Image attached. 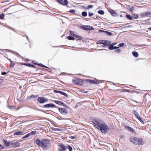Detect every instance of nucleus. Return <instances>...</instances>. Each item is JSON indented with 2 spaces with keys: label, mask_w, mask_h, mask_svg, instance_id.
Returning <instances> with one entry per match:
<instances>
[{
  "label": "nucleus",
  "mask_w": 151,
  "mask_h": 151,
  "mask_svg": "<svg viewBox=\"0 0 151 151\" xmlns=\"http://www.w3.org/2000/svg\"><path fill=\"white\" fill-rule=\"evenodd\" d=\"M35 142L38 146L41 147L43 149H47L49 148L50 142L47 139H44L41 140L37 138Z\"/></svg>",
  "instance_id": "1"
},
{
  "label": "nucleus",
  "mask_w": 151,
  "mask_h": 151,
  "mask_svg": "<svg viewBox=\"0 0 151 151\" xmlns=\"http://www.w3.org/2000/svg\"><path fill=\"white\" fill-rule=\"evenodd\" d=\"M129 140L132 143L136 145H141L143 142V140L141 138L133 136L130 137Z\"/></svg>",
  "instance_id": "2"
},
{
  "label": "nucleus",
  "mask_w": 151,
  "mask_h": 151,
  "mask_svg": "<svg viewBox=\"0 0 151 151\" xmlns=\"http://www.w3.org/2000/svg\"><path fill=\"white\" fill-rule=\"evenodd\" d=\"M95 127L100 129L101 132L104 133H106L109 129L108 126L105 124H101L99 126L95 125Z\"/></svg>",
  "instance_id": "3"
},
{
  "label": "nucleus",
  "mask_w": 151,
  "mask_h": 151,
  "mask_svg": "<svg viewBox=\"0 0 151 151\" xmlns=\"http://www.w3.org/2000/svg\"><path fill=\"white\" fill-rule=\"evenodd\" d=\"M111 42L110 41H108L105 40H100L97 42L96 43L97 44H103L105 46H106L108 45V44H110Z\"/></svg>",
  "instance_id": "4"
},
{
  "label": "nucleus",
  "mask_w": 151,
  "mask_h": 151,
  "mask_svg": "<svg viewBox=\"0 0 151 151\" xmlns=\"http://www.w3.org/2000/svg\"><path fill=\"white\" fill-rule=\"evenodd\" d=\"M140 16L141 17H151V12H148L142 13L140 14Z\"/></svg>",
  "instance_id": "5"
},
{
  "label": "nucleus",
  "mask_w": 151,
  "mask_h": 151,
  "mask_svg": "<svg viewBox=\"0 0 151 151\" xmlns=\"http://www.w3.org/2000/svg\"><path fill=\"white\" fill-rule=\"evenodd\" d=\"M37 100L40 103L42 104L47 101V99L45 97H39L38 99Z\"/></svg>",
  "instance_id": "6"
},
{
  "label": "nucleus",
  "mask_w": 151,
  "mask_h": 151,
  "mask_svg": "<svg viewBox=\"0 0 151 151\" xmlns=\"http://www.w3.org/2000/svg\"><path fill=\"white\" fill-rule=\"evenodd\" d=\"M59 111L62 114L66 115L68 113V110L65 108H59L58 109Z\"/></svg>",
  "instance_id": "7"
},
{
  "label": "nucleus",
  "mask_w": 151,
  "mask_h": 151,
  "mask_svg": "<svg viewBox=\"0 0 151 151\" xmlns=\"http://www.w3.org/2000/svg\"><path fill=\"white\" fill-rule=\"evenodd\" d=\"M58 149L60 151H65L66 150V147L63 145H58Z\"/></svg>",
  "instance_id": "8"
},
{
  "label": "nucleus",
  "mask_w": 151,
  "mask_h": 151,
  "mask_svg": "<svg viewBox=\"0 0 151 151\" xmlns=\"http://www.w3.org/2000/svg\"><path fill=\"white\" fill-rule=\"evenodd\" d=\"M20 145V143L17 141H11V146L13 147H19Z\"/></svg>",
  "instance_id": "9"
},
{
  "label": "nucleus",
  "mask_w": 151,
  "mask_h": 151,
  "mask_svg": "<svg viewBox=\"0 0 151 151\" xmlns=\"http://www.w3.org/2000/svg\"><path fill=\"white\" fill-rule=\"evenodd\" d=\"M57 1L60 4L64 6H66L68 3L67 0H57Z\"/></svg>",
  "instance_id": "10"
},
{
  "label": "nucleus",
  "mask_w": 151,
  "mask_h": 151,
  "mask_svg": "<svg viewBox=\"0 0 151 151\" xmlns=\"http://www.w3.org/2000/svg\"><path fill=\"white\" fill-rule=\"evenodd\" d=\"M124 127L126 130L131 132L133 133L134 132V130L133 129L127 125H125L124 126Z\"/></svg>",
  "instance_id": "11"
},
{
  "label": "nucleus",
  "mask_w": 151,
  "mask_h": 151,
  "mask_svg": "<svg viewBox=\"0 0 151 151\" xmlns=\"http://www.w3.org/2000/svg\"><path fill=\"white\" fill-rule=\"evenodd\" d=\"M44 108H48L50 107H56L55 105L52 104H45L43 106Z\"/></svg>",
  "instance_id": "12"
},
{
  "label": "nucleus",
  "mask_w": 151,
  "mask_h": 151,
  "mask_svg": "<svg viewBox=\"0 0 151 151\" xmlns=\"http://www.w3.org/2000/svg\"><path fill=\"white\" fill-rule=\"evenodd\" d=\"M3 142L6 147H9L11 146V142H8L6 140L4 139L3 140Z\"/></svg>",
  "instance_id": "13"
},
{
  "label": "nucleus",
  "mask_w": 151,
  "mask_h": 151,
  "mask_svg": "<svg viewBox=\"0 0 151 151\" xmlns=\"http://www.w3.org/2000/svg\"><path fill=\"white\" fill-rule=\"evenodd\" d=\"M102 121L100 119H96L95 120V125L97 126L101 125V124Z\"/></svg>",
  "instance_id": "14"
},
{
  "label": "nucleus",
  "mask_w": 151,
  "mask_h": 151,
  "mask_svg": "<svg viewBox=\"0 0 151 151\" xmlns=\"http://www.w3.org/2000/svg\"><path fill=\"white\" fill-rule=\"evenodd\" d=\"M81 81L79 78H77L73 80V82L75 84L79 85V81Z\"/></svg>",
  "instance_id": "15"
},
{
  "label": "nucleus",
  "mask_w": 151,
  "mask_h": 151,
  "mask_svg": "<svg viewBox=\"0 0 151 151\" xmlns=\"http://www.w3.org/2000/svg\"><path fill=\"white\" fill-rule=\"evenodd\" d=\"M55 102L58 105L66 107V105L61 101H55Z\"/></svg>",
  "instance_id": "16"
},
{
  "label": "nucleus",
  "mask_w": 151,
  "mask_h": 151,
  "mask_svg": "<svg viewBox=\"0 0 151 151\" xmlns=\"http://www.w3.org/2000/svg\"><path fill=\"white\" fill-rule=\"evenodd\" d=\"M24 132L22 131H20L17 132H15L14 134V135H22L24 134Z\"/></svg>",
  "instance_id": "17"
},
{
  "label": "nucleus",
  "mask_w": 151,
  "mask_h": 151,
  "mask_svg": "<svg viewBox=\"0 0 151 151\" xmlns=\"http://www.w3.org/2000/svg\"><path fill=\"white\" fill-rule=\"evenodd\" d=\"M118 48H119V47H117L116 46H114L113 45L110 46L109 47V49L110 50H113Z\"/></svg>",
  "instance_id": "18"
},
{
  "label": "nucleus",
  "mask_w": 151,
  "mask_h": 151,
  "mask_svg": "<svg viewBox=\"0 0 151 151\" xmlns=\"http://www.w3.org/2000/svg\"><path fill=\"white\" fill-rule=\"evenodd\" d=\"M133 113L134 114V115L136 118H137L139 117L140 116L138 113L136 111H134Z\"/></svg>",
  "instance_id": "19"
},
{
  "label": "nucleus",
  "mask_w": 151,
  "mask_h": 151,
  "mask_svg": "<svg viewBox=\"0 0 151 151\" xmlns=\"http://www.w3.org/2000/svg\"><path fill=\"white\" fill-rule=\"evenodd\" d=\"M85 81L89 83H94V81L93 80L86 79L85 80Z\"/></svg>",
  "instance_id": "20"
},
{
  "label": "nucleus",
  "mask_w": 151,
  "mask_h": 151,
  "mask_svg": "<svg viewBox=\"0 0 151 151\" xmlns=\"http://www.w3.org/2000/svg\"><path fill=\"white\" fill-rule=\"evenodd\" d=\"M81 28L83 30H88V25H83L81 27Z\"/></svg>",
  "instance_id": "21"
},
{
  "label": "nucleus",
  "mask_w": 151,
  "mask_h": 151,
  "mask_svg": "<svg viewBox=\"0 0 151 151\" xmlns=\"http://www.w3.org/2000/svg\"><path fill=\"white\" fill-rule=\"evenodd\" d=\"M37 96H36L35 95L32 94V95H31L30 96H28L27 98V99H31V98H37Z\"/></svg>",
  "instance_id": "22"
},
{
  "label": "nucleus",
  "mask_w": 151,
  "mask_h": 151,
  "mask_svg": "<svg viewBox=\"0 0 151 151\" xmlns=\"http://www.w3.org/2000/svg\"><path fill=\"white\" fill-rule=\"evenodd\" d=\"M51 129L53 131H62V129H59V128H56L54 127H52L51 128Z\"/></svg>",
  "instance_id": "23"
},
{
  "label": "nucleus",
  "mask_w": 151,
  "mask_h": 151,
  "mask_svg": "<svg viewBox=\"0 0 151 151\" xmlns=\"http://www.w3.org/2000/svg\"><path fill=\"white\" fill-rule=\"evenodd\" d=\"M132 54L136 58H137L138 56V53L137 52H132Z\"/></svg>",
  "instance_id": "24"
},
{
  "label": "nucleus",
  "mask_w": 151,
  "mask_h": 151,
  "mask_svg": "<svg viewBox=\"0 0 151 151\" xmlns=\"http://www.w3.org/2000/svg\"><path fill=\"white\" fill-rule=\"evenodd\" d=\"M126 17L129 20H131L133 19V18L130 15H126Z\"/></svg>",
  "instance_id": "25"
},
{
  "label": "nucleus",
  "mask_w": 151,
  "mask_h": 151,
  "mask_svg": "<svg viewBox=\"0 0 151 151\" xmlns=\"http://www.w3.org/2000/svg\"><path fill=\"white\" fill-rule=\"evenodd\" d=\"M60 94L66 97H68V95L67 94L63 92L60 91Z\"/></svg>",
  "instance_id": "26"
},
{
  "label": "nucleus",
  "mask_w": 151,
  "mask_h": 151,
  "mask_svg": "<svg viewBox=\"0 0 151 151\" xmlns=\"http://www.w3.org/2000/svg\"><path fill=\"white\" fill-rule=\"evenodd\" d=\"M110 12V13L113 16H114L115 14L116 13L113 10H111V11H109Z\"/></svg>",
  "instance_id": "27"
},
{
  "label": "nucleus",
  "mask_w": 151,
  "mask_h": 151,
  "mask_svg": "<svg viewBox=\"0 0 151 151\" xmlns=\"http://www.w3.org/2000/svg\"><path fill=\"white\" fill-rule=\"evenodd\" d=\"M66 149H68L69 150V151H72V147L69 145H68L66 148Z\"/></svg>",
  "instance_id": "28"
},
{
  "label": "nucleus",
  "mask_w": 151,
  "mask_h": 151,
  "mask_svg": "<svg viewBox=\"0 0 151 151\" xmlns=\"http://www.w3.org/2000/svg\"><path fill=\"white\" fill-rule=\"evenodd\" d=\"M132 17H133V18H134L136 19L138 18L139 17L138 15L136 14H132Z\"/></svg>",
  "instance_id": "29"
},
{
  "label": "nucleus",
  "mask_w": 151,
  "mask_h": 151,
  "mask_svg": "<svg viewBox=\"0 0 151 151\" xmlns=\"http://www.w3.org/2000/svg\"><path fill=\"white\" fill-rule=\"evenodd\" d=\"M137 118L143 124H144V122L142 120V119L141 118V117H140V116L138 118Z\"/></svg>",
  "instance_id": "30"
},
{
  "label": "nucleus",
  "mask_w": 151,
  "mask_h": 151,
  "mask_svg": "<svg viewBox=\"0 0 151 151\" xmlns=\"http://www.w3.org/2000/svg\"><path fill=\"white\" fill-rule=\"evenodd\" d=\"M68 40H74L75 39L73 37L71 36H68Z\"/></svg>",
  "instance_id": "31"
},
{
  "label": "nucleus",
  "mask_w": 151,
  "mask_h": 151,
  "mask_svg": "<svg viewBox=\"0 0 151 151\" xmlns=\"http://www.w3.org/2000/svg\"><path fill=\"white\" fill-rule=\"evenodd\" d=\"M98 13L99 14L103 15L104 14V12L102 10H99L98 11Z\"/></svg>",
  "instance_id": "32"
},
{
  "label": "nucleus",
  "mask_w": 151,
  "mask_h": 151,
  "mask_svg": "<svg viewBox=\"0 0 151 151\" xmlns=\"http://www.w3.org/2000/svg\"><path fill=\"white\" fill-rule=\"evenodd\" d=\"M82 15L84 17H86L87 16V13L86 12H83L82 13Z\"/></svg>",
  "instance_id": "33"
},
{
  "label": "nucleus",
  "mask_w": 151,
  "mask_h": 151,
  "mask_svg": "<svg viewBox=\"0 0 151 151\" xmlns=\"http://www.w3.org/2000/svg\"><path fill=\"white\" fill-rule=\"evenodd\" d=\"M30 134L29 133L27 134H26V135H25L23 137V139H24L26 138H27L29 137L30 136Z\"/></svg>",
  "instance_id": "34"
},
{
  "label": "nucleus",
  "mask_w": 151,
  "mask_h": 151,
  "mask_svg": "<svg viewBox=\"0 0 151 151\" xmlns=\"http://www.w3.org/2000/svg\"><path fill=\"white\" fill-rule=\"evenodd\" d=\"M88 30H91L93 29L94 28L93 27L88 25Z\"/></svg>",
  "instance_id": "35"
},
{
  "label": "nucleus",
  "mask_w": 151,
  "mask_h": 151,
  "mask_svg": "<svg viewBox=\"0 0 151 151\" xmlns=\"http://www.w3.org/2000/svg\"><path fill=\"white\" fill-rule=\"evenodd\" d=\"M105 33H106L108 35H110V36L112 34V33L111 32H109L106 31H105Z\"/></svg>",
  "instance_id": "36"
},
{
  "label": "nucleus",
  "mask_w": 151,
  "mask_h": 151,
  "mask_svg": "<svg viewBox=\"0 0 151 151\" xmlns=\"http://www.w3.org/2000/svg\"><path fill=\"white\" fill-rule=\"evenodd\" d=\"M36 133V131H34L31 132L29 133L30 135L31 134H35Z\"/></svg>",
  "instance_id": "37"
},
{
  "label": "nucleus",
  "mask_w": 151,
  "mask_h": 151,
  "mask_svg": "<svg viewBox=\"0 0 151 151\" xmlns=\"http://www.w3.org/2000/svg\"><path fill=\"white\" fill-rule=\"evenodd\" d=\"M4 15L2 13L0 15V19H2L4 18Z\"/></svg>",
  "instance_id": "38"
},
{
  "label": "nucleus",
  "mask_w": 151,
  "mask_h": 151,
  "mask_svg": "<svg viewBox=\"0 0 151 151\" xmlns=\"http://www.w3.org/2000/svg\"><path fill=\"white\" fill-rule=\"evenodd\" d=\"M38 65H39V66H42V67H45V68H48L47 66L44 65H43L41 63L39 64H38Z\"/></svg>",
  "instance_id": "39"
},
{
  "label": "nucleus",
  "mask_w": 151,
  "mask_h": 151,
  "mask_svg": "<svg viewBox=\"0 0 151 151\" xmlns=\"http://www.w3.org/2000/svg\"><path fill=\"white\" fill-rule=\"evenodd\" d=\"M70 33L71 35H72L73 36H75V35L74 34V32L73 31H70Z\"/></svg>",
  "instance_id": "40"
},
{
  "label": "nucleus",
  "mask_w": 151,
  "mask_h": 151,
  "mask_svg": "<svg viewBox=\"0 0 151 151\" xmlns=\"http://www.w3.org/2000/svg\"><path fill=\"white\" fill-rule=\"evenodd\" d=\"M76 38H79V39H81L82 38V37L80 36H78V35H75V36H74Z\"/></svg>",
  "instance_id": "41"
},
{
  "label": "nucleus",
  "mask_w": 151,
  "mask_h": 151,
  "mask_svg": "<svg viewBox=\"0 0 151 151\" xmlns=\"http://www.w3.org/2000/svg\"><path fill=\"white\" fill-rule=\"evenodd\" d=\"M124 45V44L123 43H122L120 44H119L118 46L120 47H122Z\"/></svg>",
  "instance_id": "42"
},
{
  "label": "nucleus",
  "mask_w": 151,
  "mask_h": 151,
  "mask_svg": "<svg viewBox=\"0 0 151 151\" xmlns=\"http://www.w3.org/2000/svg\"><path fill=\"white\" fill-rule=\"evenodd\" d=\"M69 12L71 13H73L75 12V10L73 9H70Z\"/></svg>",
  "instance_id": "43"
},
{
  "label": "nucleus",
  "mask_w": 151,
  "mask_h": 151,
  "mask_svg": "<svg viewBox=\"0 0 151 151\" xmlns=\"http://www.w3.org/2000/svg\"><path fill=\"white\" fill-rule=\"evenodd\" d=\"M99 80L95 78V84H99Z\"/></svg>",
  "instance_id": "44"
},
{
  "label": "nucleus",
  "mask_w": 151,
  "mask_h": 151,
  "mask_svg": "<svg viewBox=\"0 0 151 151\" xmlns=\"http://www.w3.org/2000/svg\"><path fill=\"white\" fill-rule=\"evenodd\" d=\"M92 7H93L92 5H88V9H90V8H91Z\"/></svg>",
  "instance_id": "45"
},
{
  "label": "nucleus",
  "mask_w": 151,
  "mask_h": 151,
  "mask_svg": "<svg viewBox=\"0 0 151 151\" xmlns=\"http://www.w3.org/2000/svg\"><path fill=\"white\" fill-rule=\"evenodd\" d=\"M105 31H105L102 30H100L99 31V32H105Z\"/></svg>",
  "instance_id": "46"
},
{
  "label": "nucleus",
  "mask_w": 151,
  "mask_h": 151,
  "mask_svg": "<svg viewBox=\"0 0 151 151\" xmlns=\"http://www.w3.org/2000/svg\"><path fill=\"white\" fill-rule=\"evenodd\" d=\"M93 15V13H89L88 14L89 17H91Z\"/></svg>",
  "instance_id": "47"
},
{
  "label": "nucleus",
  "mask_w": 151,
  "mask_h": 151,
  "mask_svg": "<svg viewBox=\"0 0 151 151\" xmlns=\"http://www.w3.org/2000/svg\"><path fill=\"white\" fill-rule=\"evenodd\" d=\"M3 148V146L0 144V150H2Z\"/></svg>",
  "instance_id": "48"
},
{
  "label": "nucleus",
  "mask_w": 151,
  "mask_h": 151,
  "mask_svg": "<svg viewBox=\"0 0 151 151\" xmlns=\"http://www.w3.org/2000/svg\"><path fill=\"white\" fill-rule=\"evenodd\" d=\"M6 73L5 72H3L1 73V74L2 75H6Z\"/></svg>",
  "instance_id": "49"
},
{
  "label": "nucleus",
  "mask_w": 151,
  "mask_h": 151,
  "mask_svg": "<svg viewBox=\"0 0 151 151\" xmlns=\"http://www.w3.org/2000/svg\"><path fill=\"white\" fill-rule=\"evenodd\" d=\"M121 50L119 49L116 50H115L116 52H119Z\"/></svg>",
  "instance_id": "50"
},
{
  "label": "nucleus",
  "mask_w": 151,
  "mask_h": 151,
  "mask_svg": "<svg viewBox=\"0 0 151 151\" xmlns=\"http://www.w3.org/2000/svg\"><path fill=\"white\" fill-rule=\"evenodd\" d=\"M54 92H55L56 93H60V91H57V90H54Z\"/></svg>",
  "instance_id": "51"
},
{
  "label": "nucleus",
  "mask_w": 151,
  "mask_h": 151,
  "mask_svg": "<svg viewBox=\"0 0 151 151\" xmlns=\"http://www.w3.org/2000/svg\"><path fill=\"white\" fill-rule=\"evenodd\" d=\"M70 138L71 139H73L75 138V137H74L72 136H71L70 137Z\"/></svg>",
  "instance_id": "52"
},
{
  "label": "nucleus",
  "mask_w": 151,
  "mask_h": 151,
  "mask_svg": "<svg viewBox=\"0 0 151 151\" xmlns=\"http://www.w3.org/2000/svg\"><path fill=\"white\" fill-rule=\"evenodd\" d=\"M26 64H29L30 65H32L31 66V67H35V66L34 65H32L31 64H30V63H27Z\"/></svg>",
  "instance_id": "53"
},
{
  "label": "nucleus",
  "mask_w": 151,
  "mask_h": 151,
  "mask_svg": "<svg viewBox=\"0 0 151 151\" xmlns=\"http://www.w3.org/2000/svg\"><path fill=\"white\" fill-rule=\"evenodd\" d=\"M14 65L13 63H11L10 65V66L12 67L13 68L14 66Z\"/></svg>",
  "instance_id": "54"
},
{
  "label": "nucleus",
  "mask_w": 151,
  "mask_h": 151,
  "mask_svg": "<svg viewBox=\"0 0 151 151\" xmlns=\"http://www.w3.org/2000/svg\"><path fill=\"white\" fill-rule=\"evenodd\" d=\"M81 81H79V85L80 84V83H81L83 82V81L82 79H80Z\"/></svg>",
  "instance_id": "55"
},
{
  "label": "nucleus",
  "mask_w": 151,
  "mask_h": 151,
  "mask_svg": "<svg viewBox=\"0 0 151 151\" xmlns=\"http://www.w3.org/2000/svg\"><path fill=\"white\" fill-rule=\"evenodd\" d=\"M27 66H29V67H31V65H30L29 64H27L26 65Z\"/></svg>",
  "instance_id": "56"
},
{
  "label": "nucleus",
  "mask_w": 151,
  "mask_h": 151,
  "mask_svg": "<svg viewBox=\"0 0 151 151\" xmlns=\"http://www.w3.org/2000/svg\"><path fill=\"white\" fill-rule=\"evenodd\" d=\"M82 92L84 93H86V91H84V90H83V91H82Z\"/></svg>",
  "instance_id": "57"
},
{
  "label": "nucleus",
  "mask_w": 151,
  "mask_h": 151,
  "mask_svg": "<svg viewBox=\"0 0 151 151\" xmlns=\"http://www.w3.org/2000/svg\"><path fill=\"white\" fill-rule=\"evenodd\" d=\"M148 30H151V27H149V28H148Z\"/></svg>",
  "instance_id": "58"
},
{
  "label": "nucleus",
  "mask_w": 151,
  "mask_h": 151,
  "mask_svg": "<svg viewBox=\"0 0 151 151\" xmlns=\"http://www.w3.org/2000/svg\"><path fill=\"white\" fill-rule=\"evenodd\" d=\"M123 137H124L123 135H121V138H122Z\"/></svg>",
  "instance_id": "59"
},
{
  "label": "nucleus",
  "mask_w": 151,
  "mask_h": 151,
  "mask_svg": "<svg viewBox=\"0 0 151 151\" xmlns=\"http://www.w3.org/2000/svg\"><path fill=\"white\" fill-rule=\"evenodd\" d=\"M62 119H66L64 118H62Z\"/></svg>",
  "instance_id": "60"
},
{
  "label": "nucleus",
  "mask_w": 151,
  "mask_h": 151,
  "mask_svg": "<svg viewBox=\"0 0 151 151\" xmlns=\"http://www.w3.org/2000/svg\"><path fill=\"white\" fill-rule=\"evenodd\" d=\"M26 37H27V39H28V40H29V39H28V37L27 36H26Z\"/></svg>",
  "instance_id": "61"
},
{
  "label": "nucleus",
  "mask_w": 151,
  "mask_h": 151,
  "mask_svg": "<svg viewBox=\"0 0 151 151\" xmlns=\"http://www.w3.org/2000/svg\"><path fill=\"white\" fill-rule=\"evenodd\" d=\"M9 107H13V106H9Z\"/></svg>",
  "instance_id": "62"
},
{
  "label": "nucleus",
  "mask_w": 151,
  "mask_h": 151,
  "mask_svg": "<svg viewBox=\"0 0 151 151\" xmlns=\"http://www.w3.org/2000/svg\"><path fill=\"white\" fill-rule=\"evenodd\" d=\"M130 11H131V12H132V9H130Z\"/></svg>",
  "instance_id": "63"
},
{
  "label": "nucleus",
  "mask_w": 151,
  "mask_h": 151,
  "mask_svg": "<svg viewBox=\"0 0 151 151\" xmlns=\"http://www.w3.org/2000/svg\"><path fill=\"white\" fill-rule=\"evenodd\" d=\"M93 124H94V122H93Z\"/></svg>",
  "instance_id": "64"
}]
</instances>
